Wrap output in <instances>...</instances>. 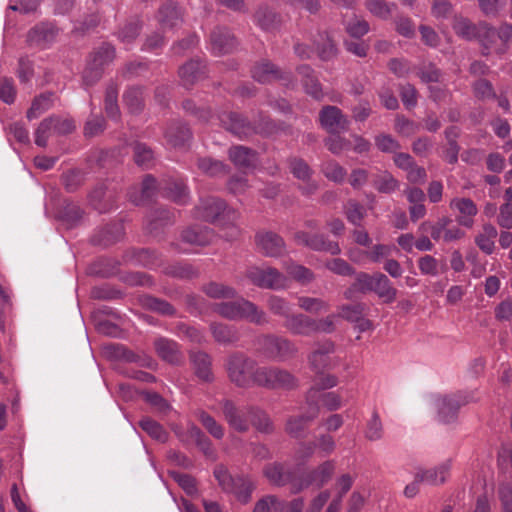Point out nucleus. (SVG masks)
Instances as JSON below:
<instances>
[{
  "instance_id": "nucleus-1",
  "label": "nucleus",
  "mask_w": 512,
  "mask_h": 512,
  "mask_svg": "<svg viewBox=\"0 0 512 512\" xmlns=\"http://www.w3.org/2000/svg\"><path fill=\"white\" fill-rule=\"evenodd\" d=\"M212 309L219 316L230 321L246 320L252 324L263 326L269 323L267 313L255 303L241 297L233 301L215 303Z\"/></svg>"
},
{
  "instance_id": "nucleus-2",
  "label": "nucleus",
  "mask_w": 512,
  "mask_h": 512,
  "mask_svg": "<svg viewBox=\"0 0 512 512\" xmlns=\"http://www.w3.org/2000/svg\"><path fill=\"white\" fill-rule=\"evenodd\" d=\"M213 474L224 492L232 493L242 504H247L251 500L256 485L248 476L233 477L223 464L216 465Z\"/></svg>"
},
{
  "instance_id": "nucleus-3",
  "label": "nucleus",
  "mask_w": 512,
  "mask_h": 512,
  "mask_svg": "<svg viewBox=\"0 0 512 512\" xmlns=\"http://www.w3.org/2000/svg\"><path fill=\"white\" fill-rule=\"evenodd\" d=\"M257 362L242 352L231 353L225 361L228 379L239 388L253 386Z\"/></svg>"
},
{
  "instance_id": "nucleus-4",
  "label": "nucleus",
  "mask_w": 512,
  "mask_h": 512,
  "mask_svg": "<svg viewBox=\"0 0 512 512\" xmlns=\"http://www.w3.org/2000/svg\"><path fill=\"white\" fill-rule=\"evenodd\" d=\"M76 129L75 123L70 118L59 115H51L44 118L35 130V144L39 147H46L51 135L64 136Z\"/></svg>"
},
{
  "instance_id": "nucleus-5",
  "label": "nucleus",
  "mask_w": 512,
  "mask_h": 512,
  "mask_svg": "<svg viewBox=\"0 0 512 512\" xmlns=\"http://www.w3.org/2000/svg\"><path fill=\"white\" fill-rule=\"evenodd\" d=\"M251 75L255 81L261 84L274 81H279L286 87H294L296 84L291 71L283 70L267 59L256 62L251 68Z\"/></svg>"
},
{
  "instance_id": "nucleus-6",
  "label": "nucleus",
  "mask_w": 512,
  "mask_h": 512,
  "mask_svg": "<svg viewBox=\"0 0 512 512\" xmlns=\"http://www.w3.org/2000/svg\"><path fill=\"white\" fill-rule=\"evenodd\" d=\"M245 277L262 289L281 290L287 287V278L273 267L251 266L245 271Z\"/></svg>"
},
{
  "instance_id": "nucleus-7",
  "label": "nucleus",
  "mask_w": 512,
  "mask_h": 512,
  "mask_svg": "<svg viewBox=\"0 0 512 512\" xmlns=\"http://www.w3.org/2000/svg\"><path fill=\"white\" fill-rule=\"evenodd\" d=\"M194 213L196 218L207 222L220 221L225 218L235 221L238 217L235 210L227 209L223 200L212 196L201 199Z\"/></svg>"
},
{
  "instance_id": "nucleus-8",
  "label": "nucleus",
  "mask_w": 512,
  "mask_h": 512,
  "mask_svg": "<svg viewBox=\"0 0 512 512\" xmlns=\"http://www.w3.org/2000/svg\"><path fill=\"white\" fill-rule=\"evenodd\" d=\"M261 352L271 359L284 361L292 357L297 348L287 338L273 334L262 335L257 340Z\"/></svg>"
},
{
  "instance_id": "nucleus-9",
  "label": "nucleus",
  "mask_w": 512,
  "mask_h": 512,
  "mask_svg": "<svg viewBox=\"0 0 512 512\" xmlns=\"http://www.w3.org/2000/svg\"><path fill=\"white\" fill-rule=\"evenodd\" d=\"M310 394L305 397V403L308 406L307 411L302 415L290 416L285 424V432L292 438L303 439L307 435V429L310 422L316 419L320 413V405L315 403Z\"/></svg>"
},
{
  "instance_id": "nucleus-10",
  "label": "nucleus",
  "mask_w": 512,
  "mask_h": 512,
  "mask_svg": "<svg viewBox=\"0 0 512 512\" xmlns=\"http://www.w3.org/2000/svg\"><path fill=\"white\" fill-rule=\"evenodd\" d=\"M475 400L474 392L463 391L439 398L437 407L440 420L444 423L453 422L457 418L459 409Z\"/></svg>"
},
{
  "instance_id": "nucleus-11",
  "label": "nucleus",
  "mask_w": 512,
  "mask_h": 512,
  "mask_svg": "<svg viewBox=\"0 0 512 512\" xmlns=\"http://www.w3.org/2000/svg\"><path fill=\"white\" fill-rule=\"evenodd\" d=\"M334 471L335 464L333 461L328 460L323 462L317 468L299 478L298 482H294L292 485V493L297 494L311 485L321 488L331 479Z\"/></svg>"
},
{
  "instance_id": "nucleus-12",
  "label": "nucleus",
  "mask_w": 512,
  "mask_h": 512,
  "mask_svg": "<svg viewBox=\"0 0 512 512\" xmlns=\"http://www.w3.org/2000/svg\"><path fill=\"white\" fill-rule=\"evenodd\" d=\"M293 239L298 245L314 251L327 252L331 255H338L341 252L338 242L330 241L326 235L321 233L310 234L306 231H297L294 233Z\"/></svg>"
},
{
  "instance_id": "nucleus-13",
  "label": "nucleus",
  "mask_w": 512,
  "mask_h": 512,
  "mask_svg": "<svg viewBox=\"0 0 512 512\" xmlns=\"http://www.w3.org/2000/svg\"><path fill=\"white\" fill-rule=\"evenodd\" d=\"M218 119L226 130L240 139L249 137L255 134V132H258L254 124L237 112H221L218 114Z\"/></svg>"
},
{
  "instance_id": "nucleus-14",
  "label": "nucleus",
  "mask_w": 512,
  "mask_h": 512,
  "mask_svg": "<svg viewBox=\"0 0 512 512\" xmlns=\"http://www.w3.org/2000/svg\"><path fill=\"white\" fill-rule=\"evenodd\" d=\"M60 29L53 22H40L27 33V42L30 46L45 49L50 47L57 39Z\"/></svg>"
},
{
  "instance_id": "nucleus-15",
  "label": "nucleus",
  "mask_w": 512,
  "mask_h": 512,
  "mask_svg": "<svg viewBox=\"0 0 512 512\" xmlns=\"http://www.w3.org/2000/svg\"><path fill=\"white\" fill-rule=\"evenodd\" d=\"M223 416L233 430L245 433L250 428L248 406L239 408L232 400L224 399L220 402Z\"/></svg>"
},
{
  "instance_id": "nucleus-16",
  "label": "nucleus",
  "mask_w": 512,
  "mask_h": 512,
  "mask_svg": "<svg viewBox=\"0 0 512 512\" xmlns=\"http://www.w3.org/2000/svg\"><path fill=\"white\" fill-rule=\"evenodd\" d=\"M321 126L330 134H340L349 128V120L336 106H325L319 113Z\"/></svg>"
},
{
  "instance_id": "nucleus-17",
  "label": "nucleus",
  "mask_w": 512,
  "mask_h": 512,
  "mask_svg": "<svg viewBox=\"0 0 512 512\" xmlns=\"http://www.w3.org/2000/svg\"><path fill=\"white\" fill-rule=\"evenodd\" d=\"M122 263L153 269L161 265V259L160 254L150 248H130L124 252Z\"/></svg>"
},
{
  "instance_id": "nucleus-18",
  "label": "nucleus",
  "mask_w": 512,
  "mask_h": 512,
  "mask_svg": "<svg viewBox=\"0 0 512 512\" xmlns=\"http://www.w3.org/2000/svg\"><path fill=\"white\" fill-rule=\"evenodd\" d=\"M335 351V344L326 340L322 343H318L317 347L308 356V361L311 370L315 373H319L325 370L332 369L335 364L331 358V354Z\"/></svg>"
},
{
  "instance_id": "nucleus-19",
  "label": "nucleus",
  "mask_w": 512,
  "mask_h": 512,
  "mask_svg": "<svg viewBox=\"0 0 512 512\" xmlns=\"http://www.w3.org/2000/svg\"><path fill=\"white\" fill-rule=\"evenodd\" d=\"M181 84L189 89L207 76L206 64L201 59H191L183 64L178 71Z\"/></svg>"
},
{
  "instance_id": "nucleus-20",
  "label": "nucleus",
  "mask_w": 512,
  "mask_h": 512,
  "mask_svg": "<svg viewBox=\"0 0 512 512\" xmlns=\"http://www.w3.org/2000/svg\"><path fill=\"white\" fill-rule=\"evenodd\" d=\"M210 44L215 55H223L233 52L238 42L229 29L216 27L210 34Z\"/></svg>"
},
{
  "instance_id": "nucleus-21",
  "label": "nucleus",
  "mask_w": 512,
  "mask_h": 512,
  "mask_svg": "<svg viewBox=\"0 0 512 512\" xmlns=\"http://www.w3.org/2000/svg\"><path fill=\"white\" fill-rule=\"evenodd\" d=\"M160 194L173 202L184 205L188 202V188L182 179L169 177L160 182Z\"/></svg>"
},
{
  "instance_id": "nucleus-22",
  "label": "nucleus",
  "mask_w": 512,
  "mask_h": 512,
  "mask_svg": "<svg viewBox=\"0 0 512 512\" xmlns=\"http://www.w3.org/2000/svg\"><path fill=\"white\" fill-rule=\"evenodd\" d=\"M123 236L124 226L118 221L98 228L91 237V242L94 245L108 247L121 240Z\"/></svg>"
},
{
  "instance_id": "nucleus-23",
  "label": "nucleus",
  "mask_w": 512,
  "mask_h": 512,
  "mask_svg": "<svg viewBox=\"0 0 512 512\" xmlns=\"http://www.w3.org/2000/svg\"><path fill=\"white\" fill-rule=\"evenodd\" d=\"M255 238L258 248L265 256L279 257L285 251L283 238L274 232H259Z\"/></svg>"
},
{
  "instance_id": "nucleus-24",
  "label": "nucleus",
  "mask_w": 512,
  "mask_h": 512,
  "mask_svg": "<svg viewBox=\"0 0 512 512\" xmlns=\"http://www.w3.org/2000/svg\"><path fill=\"white\" fill-rule=\"evenodd\" d=\"M154 348L157 355L163 360L173 365H178L183 361V353L180 345L169 338L157 337L154 340Z\"/></svg>"
},
{
  "instance_id": "nucleus-25",
  "label": "nucleus",
  "mask_w": 512,
  "mask_h": 512,
  "mask_svg": "<svg viewBox=\"0 0 512 512\" xmlns=\"http://www.w3.org/2000/svg\"><path fill=\"white\" fill-rule=\"evenodd\" d=\"M314 318L303 313H291L283 322V327L292 335L312 336Z\"/></svg>"
},
{
  "instance_id": "nucleus-26",
  "label": "nucleus",
  "mask_w": 512,
  "mask_h": 512,
  "mask_svg": "<svg viewBox=\"0 0 512 512\" xmlns=\"http://www.w3.org/2000/svg\"><path fill=\"white\" fill-rule=\"evenodd\" d=\"M190 362L192 364L195 375L203 382L210 383L214 380L211 370L212 359L210 355L204 351H190Z\"/></svg>"
},
{
  "instance_id": "nucleus-27",
  "label": "nucleus",
  "mask_w": 512,
  "mask_h": 512,
  "mask_svg": "<svg viewBox=\"0 0 512 512\" xmlns=\"http://www.w3.org/2000/svg\"><path fill=\"white\" fill-rule=\"evenodd\" d=\"M213 339L223 346H234L240 340V333L234 325L212 322L209 326Z\"/></svg>"
},
{
  "instance_id": "nucleus-28",
  "label": "nucleus",
  "mask_w": 512,
  "mask_h": 512,
  "mask_svg": "<svg viewBox=\"0 0 512 512\" xmlns=\"http://www.w3.org/2000/svg\"><path fill=\"white\" fill-rule=\"evenodd\" d=\"M450 472V462L446 461L430 469H419L416 480L427 485L437 486L446 482Z\"/></svg>"
},
{
  "instance_id": "nucleus-29",
  "label": "nucleus",
  "mask_w": 512,
  "mask_h": 512,
  "mask_svg": "<svg viewBox=\"0 0 512 512\" xmlns=\"http://www.w3.org/2000/svg\"><path fill=\"white\" fill-rule=\"evenodd\" d=\"M162 273L179 280H192L200 275L199 269L186 261H175L165 264L162 268Z\"/></svg>"
},
{
  "instance_id": "nucleus-30",
  "label": "nucleus",
  "mask_w": 512,
  "mask_h": 512,
  "mask_svg": "<svg viewBox=\"0 0 512 512\" xmlns=\"http://www.w3.org/2000/svg\"><path fill=\"white\" fill-rule=\"evenodd\" d=\"M296 72L300 76L306 93L315 99H320L323 92L315 70L310 65L302 64L296 68Z\"/></svg>"
},
{
  "instance_id": "nucleus-31",
  "label": "nucleus",
  "mask_w": 512,
  "mask_h": 512,
  "mask_svg": "<svg viewBox=\"0 0 512 512\" xmlns=\"http://www.w3.org/2000/svg\"><path fill=\"white\" fill-rule=\"evenodd\" d=\"M165 138L172 147H182L192 138V132L187 124L180 120H175L168 125L165 131Z\"/></svg>"
},
{
  "instance_id": "nucleus-32",
  "label": "nucleus",
  "mask_w": 512,
  "mask_h": 512,
  "mask_svg": "<svg viewBox=\"0 0 512 512\" xmlns=\"http://www.w3.org/2000/svg\"><path fill=\"white\" fill-rule=\"evenodd\" d=\"M263 473L268 481L276 486H284L288 483L292 486L294 482H298V479H294L293 472L285 469V466L279 462L265 465Z\"/></svg>"
},
{
  "instance_id": "nucleus-33",
  "label": "nucleus",
  "mask_w": 512,
  "mask_h": 512,
  "mask_svg": "<svg viewBox=\"0 0 512 512\" xmlns=\"http://www.w3.org/2000/svg\"><path fill=\"white\" fill-rule=\"evenodd\" d=\"M229 159L239 168H254L258 160V153L246 146L235 145L228 150Z\"/></svg>"
},
{
  "instance_id": "nucleus-34",
  "label": "nucleus",
  "mask_w": 512,
  "mask_h": 512,
  "mask_svg": "<svg viewBox=\"0 0 512 512\" xmlns=\"http://www.w3.org/2000/svg\"><path fill=\"white\" fill-rule=\"evenodd\" d=\"M139 302L144 309L161 316L174 317L177 314V309L170 302L153 295L144 294L140 296Z\"/></svg>"
},
{
  "instance_id": "nucleus-35",
  "label": "nucleus",
  "mask_w": 512,
  "mask_h": 512,
  "mask_svg": "<svg viewBox=\"0 0 512 512\" xmlns=\"http://www.w3.org/2000/svg\"><path fill=\"white\" fill-rule=\"evenodd\" d=\"M174 213L165 208H155L146 217L145 228L148 233L158 235L160 230L173 222Z\"/></svg>"
},
{
  "instance_id": "nucleus-36",
  "label": "nucleus",
  "mask_w": 512,
  "mask_h": 512,
  "mask_svg": "<svg viewBox=\"0 0 512 512\" xmlns=\"http://www.w3.org/2000/svg\"><path fill=\"white\" fill-rule=\"evenodd\" d=\"M213 238L214 233L207 226L194 225L186 228L181 233V239L183 242L197 246H206L213 240Z\"/></svg>"
},
{
  "instance_id": "nucleus-37",
  "label": "nucleus",
  "mask_w": 512,
  "mask_h": 512,
  "mask_svg": "<svg viewBox=\"0 0 512 512\" xmlns=\"http://www.w3.org/2000/svg\"><path fill=\"white\" fill-rule=\"evenodd\" d=\"M450 207L460 213V216L457 218V222L460 225L465 227L473 225V217L477 214L478 209L470 198H454L450 202Z\"/></svg>"
},
{
  "instance_id": "nucleus-38",
  "label": "nucleus",
  "mask_w": 512,
  "mask_h": 512,
  "mask_svg": "<svg viewBox=\"0 0 512 512\" xmlns=\"http://www.w3.org/2000/svg\"><path fill=\"white\" fill-rule=\"evenodd\" d=\"M248 415L250 425H252L259 433L272 434L275 426L269 415L257 406H248Z\"/></svg>"
},
{
  "instance_id": "nucleus-39",
  "label": "nucleus",
  "mask_w": 512,
  "mask_h": 512,
  "mask_svg": "<svg viewBox=\"0 0 512 512\" xmlns=\"http://www.w3.org/2000/svg\"><path fill=\"white\" fill-rule=\"evenodd\" d=\"M371 184L375 190L383 194H392L400 188L399 180L387 170L372 174Z\"/></svg>"
},
{
  "instance_id": "nucleus-40",
  "label": "nucleus",
  "mask_w": 512,
  "mask_h": 512,
  "mask_svg": "<svg viewBox=\"0 0 512 512\" xmlns=\"http://www.w3.org/2000/svg\"><path fill=\"white\" fill-rule=\"evenodd\" d=\"M55 99V94L50 91L41 93L40 95L36 96L32 101L31 107L26 113V117L29 120L38 118L40 115L54 106Z\"/></svg>"
},
{
  "instance_id": "nucleus-41",
  "label": "nucleus",
  "mask_w": 512,
  "mask_h": 512,
  "mask_svg": "<svg viewBox=\"0 0 512 512\" xmlns=\"http://www.w3.org/2000/svg\"><path fill=\"white\" fill-rule=\"evenodd\" d=\"M372 292L376 293L385 303H392L397 297V289L393 287L390 279L380 272L376 273Z\"/></svg>"
},
{
  "instance_id": "nucleus-42",
  "label": "nucleus",
  "mask_w": 512,
  "mask_h": 512,
  "mask_svg": "<svg viewBox=\"0 0 512 512\" xmlns=\"http://www.w3.org/2000/svg\"><path fill=\"white\" fill-rule=\"evenodd\" d=\"M338 384V378L332 374H325L324 371L315 373V377L313 379V385L306 392L305 397H308L310 394L313 396V400L315 403L319 404L318 394L321 390H327L335 387Z\"/></svg>"
},
{
  "instance_id": "nucleus-43",
  "label": "nucleus",
  "mask_w": 512,
  "mask_h": 512,
  "mask_svg": "<svg viewBox=\"0 0 512 512\" xmlns=\"http://www.w3.org/2000/svg\"><path fill=\"white\" fill-rule=\"evenodd\" d=\"M115 55L114 46L104 42L90 53L88 62L104 70V67L114 60Z\"/></svg>"
},
{
  "instance_id": "nucleus-44",
  "label": "nucleus",
  "mask_w": 512,
  "mask_h": 512,
  "mask_svg": "<svg viewBox=\"0 0 512 512\" xmlns=\"http://www.w3.org/2000/svg\"><path fill=\"white\" fill-rule=\"evenodd\" d=\"M158 21L163 28H173L181 22V13L176 3L169 0L159 9Z\"/></svg>"
},
{
  "instance_id": "nucleus-45",
  "label": "nucleus",
  "mask_w": 512,
  "mask_h": 512,
  "mask_svg": "<svg viewBox=\"0 0 512 512\" xmlns=\"http://www.w3.org/2000/svg\"><path fill=\"white\" fill-rule=\"evenodd\" d=\"M479 25L473 24L468 18L455 14L452 19V28L457 36L467 41L475 40Z\"/></svg>"
},
{
  "instance_id": "nucleus-46",
  "label": "nucleus",
  "mask_w": 512,
  "mask_h": 512,
  "mask_svg": "<svg viewBox=\"0 0 512 512\" xmlns=\"http://www.w3.org/2000/svg\"><path fill=\"white\" fill-rule=\"evenodd\" d=\"M497 235L498 232L495 226L485 224L482 232L475 237V243L483 253L491 255L495 250V238Z\"/></svg>"
},
{
  "instance_id": "nucleus-47",
  "label": "nucleus",
  "mask_w": 512,
  "mask_h": 512,
  "mask_svg": "<svg viewBox=\"0 0 512 512\" xmlns=\"http://www.w3.org/2000/svg\"><path fill=\"white\" fill-rule=\"evenodd\" d=\"M314 45L318 54V57L322 61H329L336 57L337 55V47L333 41V39L329 36L328 33L323 32L318 34V38L314 40Z\"/></svg>"
},
{
  "instance_id": "nucleus-48",
  "label": "nucleus",
  "mask_w": 512,
  "mask_h": 512,
  "mask_svg": "<svg viewBox=\"0 0 512 512\" xmlns=\"http://www.w3.org/2000/svg\"><path fill=\"white\" fill-rule=\"evenodd\" d=\"M157 193H160V183L150 174L146 175L142 182L140 196L130 195V200L136 205H142L151 200Z\"/></svg>"
},
{
  "instance_id": "nucleus-49",
  "label": "nucleus",
  "mask_w": 512,
  "mask_h": 512,
  "mask_svg": "<svg viewBox=\"0 0 512 512\" xmlns=\"http://www.w3.org/2000/svg\"><path fill=\"white\" fill-rule=\"evenodd\" d=\"M201 290L212 299H234L237 296L236 289L215 281L204 284Z\"/></svg>"
},
{
  "instance_id": "nucleus-50",
  "label": "nucleus",
  "mask_w": 512,
  "mask_h": 512,
  "mask_svg": "<svg viewBox=\"0 0 512 512\" xmlns=\"http://www.w3.org/2000/svg\"><path fill=\"white\" fill-rule=\"evenodd\" d=\"M132 149L134 161L138 166L144 169H149L153 166L155 157L151 147L142 142H134Z\"/></svg>"
},
{
  "instance_id": "nucleus-51",
  "label": "nucleus",
  "mask_w": 512,
  "mask_h": 512,
  "mask_svg": "<svg viewBox=\"0 0 512 512\" xmlns=\"http://www.w3.org/2000/svg\"><path fill=\"white\" fill-rule=\"evenodd\" d=\"M475 40L479 41L482 46V54L488 55L490 49L495 45L497 41V31L494 27L489 26L486 23L479 24Z\"/></svg>"
},
{
  "instance_id": "nucleus-52",
  "label": "nucleus",
  "mask_w": 512,
  "mask_h": 512,
  "mask_svg": "<svg viewBox=\"0 0 512 512\" xmlns=\"http://www.w3.org/2000/svg\"><path fill=\"white\" fill-rule=\"evenodd\" d=\"M266 305L271 314L283 318L284 321L291 315L292 306L283 297L271 294L267 297Z\"/></svg>"
},
{
  "instance_id": "nucleus-53",
  "label": "nucleus",
  "mask_w": 512,
  "mask_h": 512,
  "mask_svg": "<svg viewBox=\"0 0 512 512\" xmlns=\"http://www.w3.org/2000/svg\"><path fill=\"white\" fill-rule=\"evenodd\" d=\"M197 167L202 173L210 177L225 175L229 171V167L222 161L210 157L199 158L197 160Z\"/></svg>"
},
{
  "instance_id": "nucleus-54",
  "label": "nucleus",
  "mask_w": 512,
  "mask_h": 512,
  "mask_svg": "<svg viewBox=\"0 0 512 512\" xmlns=\"http://www.w3.org/2000/svg\"><path fill=\"white\" fill-rule=\"evenodd\" d=\"M123 101L131 113H139L144 107L143 88L129 87L123 94Z\"/></svg>"
},
{
  "instance_id": "nucleus-55",
  "label": "nucleus",
  "mask_w": 512,
  "mask_h": 512,
  "mask_svg": "<svg viewBox=\"0 0 512 512\" xmlns=\"http://www.w3.org/2000/svg\"><path fill=\"white\" fill-rule=\"evenodd\" d=\"M271 389L293 390L298 387V379L289 371L275 367Z\"/></svg>"
},
{
  "instance_id": "nucleus-56",
  "label": "nucleus",
  "mask_w": 512,
  "mask_h": 512,
  "mask_svg": "<svg viewBox=\"0 0 512 512\" xmlns=\"http://www.w3.org/2000/svg\"><path fill=\"white\" fill-rule=\"evenodd\" d=\"M118 86L111 82L107 85L104 98V108L108 117L117 119L120 115L118 106Z\"/></svg>"
},
{
  "instance_id": "nucleus-57",
  "label": "nucleus",
  "mask_w": 512,
  "mask_h": 512,
  "mask_svg": "<svg viewBox=\"0 0 512 512\" xmlns=\"http://www.w3.org/2000/svg\"><path fill=\"white\" fill-rule=\"evenodd\" d=\"M139 426L151 438H153L161 443H165L168 439V433L162 427V425L149 417L142 418L139 421Z\"/></svg>"
},
{
  "instance_id": "nucleus-58",
  "label": "nucleus",
  "mask_w": 512,
  "mask_h": 512,
  "mask_svg": "<svg viewBox=\"0 0 512 512\" xmlns=\"http://www.w3.org/2000/svg\"><path fill=\"white\" fill-rule=\"evenodd\" d=\"M288 165L292 175L298 180H309L313 176V170L309 164L302 158L291 157L288 159Z\"/></svg>"
},
{
  "instance_id": "nucleus-59",
  "label": "nucleus",
  "mask_w": 512,
  "mask_h": 512,
  "mask_svg": "<svg viewBox=\"0 0 512 512\" xmlns=\"http://www.w3.org/2000/svg\"><path fill=\"white\" fill-rule=\"evenodd\" d=\"M321 172L328 180L335 183L344 182L347 175L346 169L334 160L324 162L321 166Z\"/></svg>"
},
{
  "instance_id": "nucleus-60",
  "label": "nucleus",
  "mask_w": 512,
  "mask_h": 512,
  "mask_svg": "<svg viewBox=\"0 0 512 512\" xmlns=\"http://www.w3.org/2000/svg\"><path fill=\"white\" fill-rule=\"evenodd\" d=\"M174 333L179 337L186 338L192 343L201 344L205 341L203 333L198 328L184 322L176 323Z\"/></svg>"
},
{
  "instance_id": "nucleus-61",
  "label": "nucleus",
  "mask_w": 512,
  "mask_h": 512,
  "mask_svg": "<svg viewBox=\"0 0 512 512\" xmlns=\"http://www.w3.org/2000/svg\"><path fill=\"white\" fill-rule=\"evenodd\" d=\"M254 17L256 23L265 31H271L277 27V14L267 7H260Z\"/></svg>"
},
{
  "instance_id": "nucleus-62",
  "label": "nucleus",
  "mask_w": 512,
  "mask_h": 512,
  "mask_svg": "<svg viewBox=\"0 0 512 512\" xmlns=\"http://www.w3.org/2000/svg\"><path fill=\"white\" fill-rule=\"evenodd\" d=\"M100 24V17L98 14H89L83 17L80 20H77L74 24L72 33L84 36L92 31H94L98 25Z\"/></svg>"
},
{
  "instance_id": "nucleus-63",
  "label": "nucleus",
  "mask_w": 512,
  "mask_h": 512,
  "mask_svg": "<svg viewBox=\"0 0 512 512\" xmlns=\"http://www.w3.org/2000/svg\"><path fill=\"white\" fill-rule=\"evenodd\" d=\"M284 509V501L279 500L276 496L268 495L256 503L253 512H283Z\"/></svg>"
},
{
  "instance_id": "nucleus-64",
  "label": "nucleus",
  "mask_w": 512,
  "mask_h": 512,
  "mask_svg": "<svg viewBox=\"0 0 512 512\" xmlns=\"http://www.w3.org/2000/svg\"><path fill=\"white\" fill-rule=\"evenodd\" d=\"M61 180L65 190L73 193L84 183V174L79 169L68 170L62 174Z\"/></svg>"
}]
</instances>
